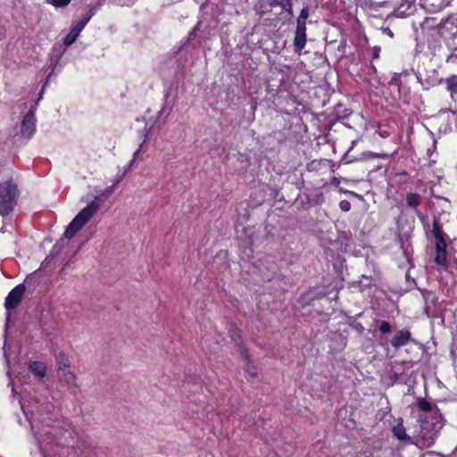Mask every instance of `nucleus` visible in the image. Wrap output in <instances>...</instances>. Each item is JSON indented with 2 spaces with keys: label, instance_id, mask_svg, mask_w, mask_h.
I'll return each mask as SVG.
<instances>
[{
  "label": "nucleus",
  "instance_id": "f257e3e1",
  "mask_svg": "<svg viewBox=\"0 0 457 457\" xmlns=\"http://www.w3.org/2000/svg\"><path fill=\"white\" fill-rule=\"evenodd\" d=\"M21 408L29 418L32 429L35 428L34 422H38L42 425L36 432V438L39 443L44 441V436L52 439L62 435L63 428L59 426H54L58 414L51 403L41 402L35 398L31 399L27 406L21 404Z\"/></svg>",
  "mask_w": 457,
  "mask_h": 457
},
{
  "label": "nucleus",
  "instance_id": "f03ea898",
  "mask_svg": "<svg viewBox=\"0 0 457 457\" xmlns=\"http://www.w3.org/2000/svg\"><path fill=\"white\" fill-rule=\"evenodd\" d=\"M117 179L116 183L112 186L107 187L97 195L93 201H91L85 208H83L70 222L66 230L64 231L65 238H71L89 220L98 212L102 204L106 200L115 189L116 185L119 183Z\"/></svg>",
  "mask_w": 457,
  "mask_h": 457
},
{
  "label": "nucleus",
  "instance_id": "7ed1b4c3",
  "mask_svg": "<svg viewBox=\"0 0 457 457\" xmlns=\"http://www.w3.org/2000/svg\"><path fill=\"white\" fill-rule=\"evenodd\" d=\"M18 195L17 186L12 181L0 184V215L6 216L12 212Z\"/></svg>",
  "mask_w": 457,
  "mask_h": 457
},
{
  "label": "nucleus",
  "instance_id": "20e7f679",
  "mask_svg": "<svg viewBox=\"0 0 457 457\" xmlns=\"http://www.w3.org/2000/svg\"><path fill=\"white\" fill-rule=\"evenodd\" d=\"M439 37L438 31L436 33H431V30H421V32L418 33L415 37L417 42L415 53L423 52L426 45L430 50L436 49V47L439 46Z\"/></svg>",
  "mask_w": 457,
  "mask_h": 457
},
{
  "label": "nucleus",
  "instance_id": "39448f33",
  "mask_svg": "<svg viewBox=\"0 0 457 457\" xmlns=\"http://www.w3.org/2000/svg\"><path fill=\"white\" fill-rule=\"evenodd\" d=\"M37 108V102L30 107V109L24 115L21 125V134L23 137L30 139L36 132V111Z\"/></svg>",
  "mask_w": 457,
  "mask_h": 457
},
{
  "label": "nucleus",
  "instance_id": "423d86ee",
  "mask_svg": "<svg viewBox=\"0 0 457 457\" xmlns=\"http://www.w3.org/2000/svg\"><path fill=\"white\" fill-rule=\"evenodd\" d=\"M25 290V285L24 283H21L9 292L4 301V307L6 310L11 311L20 304Z\"/></svg>",
  "mask_w": 457,
  "mask_h": 457
},
{
  "label": "nucleus",
  "instance_id": "0eeeda50",
  "mask_svg": "<svg viewBox=\"0 0 457 457\" xmlns=\"http://www.w3.org/2000/svg\"><path fill=\"white\" fill-rule=\"evenodd\" d=\"M413 342L416 343L415 340L411 337V333L407 328H403L396 330L395 335L390 339L389 343L395 349H399L408 343Z\"/></svg>",
  "mask_w": 457,
  "mask_h": 457
},
{
  "label": "nucleus",
  "instance_id": "6e6552de",
  "mask_svg": "<svg viewBox=\"0 0 457 457\" xmlns=\"http://www.w3.org/2000/svg\"><path fill=\"white\" fill-rule=\"evenodd\" d=\"M393 436L405 444H411V436L406 433V429L403 426V420L399 418L395 420V424L392 428Z\"/></svg>",
  "mask_w": 457,
  "mask_h": 457
},
{
  "label": "nucleus",
  "instance_id": "1a4fd4ad",
  "mask_svg": "<svg viewBox=\"0 0 457 457\" xmlns=\"http://www.w3.org/2000/svg\"><path fill=\"white\" fill-rule=\"evenodd\" d=\"M432 234L435 237V245L446 244L447 235L444 232L439 219L435 218L432 225Z\"/></svg>",
  "mask_w": 457,
  "mask_h": 457
},
{
  "label": "nucleus",
  "instance_id": "9d476101",
  "mask_svg": "<svg viewBox=\"0 0 457 457\" xmlns=\"http://www.w3.org/2000/svg\"><path fill=\"white\" fill-rule=\"evenodd\" d=\"M66 48L62 44H54L51 53L49 54V67L51 68L52 71L56 67L59 60L64 54Z\"/></svg>",
  "mask_w": 457,
  "mask_h": 457
},
{
  "label": "nucleus",
  "instance_id": "9b49d317",
  "mask_svg": "<svg viewBox=\"0 0 457 457\" xmlns=\"http://www.w3.org/2000/svg\"><path fill=\"white\" fill-rule=\"evenodd\" d=\"M446 248H447V244L435 245V249H436L435 262L437 265H439L443 268H445V269L448 267Z\"/></svg>",
  "mask_w": 457,
  "mask_h": 457
},
{
  "label": "nucleus",
  "instance_id": "f8f14e48",
  "mask_svg": "<svg viewBox=\"0 0 457 457\" xmlns=\"http://www.w3.org/2000/svg\"><path fill=\"white\" fill-rule=\"evenodd\" d=\"M437 437V431H428L422 429L420 433L418 441L422 447H429L434 445Z\"/></svg>",
  "mask_w": 457,
  "mask_h": 457
},
{
  "label": "nucleus",
  "instance_id": "ddd939ff",
  "mask_svg": "<svg viewBox=\"0 0 457 457\" xmlns=\"http://www.w3.org/2000/svg\"><path fill=\"white\" fill-rule=\"evenodd\" d=\"M421 203V196L417 193H408L406 195V204L409 207L412 208L417 216L422 220L424 219L423 214L418 209V206Z\"/></svg>",
  "mask_w": 457,
  "mask_h": 457
},
{
  "label": "nucleus",
  "instance_id": "4468645a",
  "mask_svg": "<svg viewBox=\"0 0 457 457\" xmlns=\"http://www.w3.org/2000/svg\"><path fill=\"white\" fill-rule=\"evenodd\" d=\"M29 370L38 379H42L46 376V369L43 362L30 361L29 363Z\"/></svg>",
  "mask_w": 457,
  "mask_h": 457
},
{
  "label": "nucleus",
  "instance_id": "2eb2a0df",
  "mask_svg": "<svg viewBox=\"0 0 457 457\" xmlns=\"http://www.w3.org/2000/svg\"><path fill=\"white\" fill-rule=\"evenodd\" d=\"M457 29V14H451L445 20L441 19L437 25H430L431 29Z\"/></svg>",
  "mask_w": 457,
  "mask_h": 457
},
{
  "label": "nucleus",
  "instance_id": "dca6fc26",
  "mask_svg": "<svg viewBox=\"0 0 457 457\" xmlns=\"http://www.w3.org/2000/svg\"><path fill=\"white\" fill-rule=\"evenodd\" d=\"M57 373L60 379L64 381L68 386H76L77 378L75 374L72 371H71L70 368L57 371Z\"/></svg>",
  "mask_w": 457,
  "mask_h": 457
},
{
  "label": "nucleus",
  "instance_id": "f3484780",
  "mask_svg": "<svg viewBox=\"0 0 457 457\" xmlns=\"http://www.w3.org/2000/svg\"><path fill=\"white\" fill-rule=\"evenodd\" d=\"M306 30H295V36L294 39L295 51L300 53L305 46L306 44Z\"/></svg>",
  "mask_w": 457,
  "mask_h": 457
},
{
  "label": "nucleus",
  "instance_id": "a211bd4d",
  "mask_svg": "<svg viewBox=\"0 0 457 457\" xmlns=\"http://www.w3.org/2000/svg\"><path fill=\"white\" fill-rule=\"evenodd\" d=\"M270 7L279 6L282 10L287 11L288 13H292V3L291 0H266Z\"/></svg>",
  "mask_w": 457,
  "mask_h": 457
},
{
  "label": "nucleus",
  "instance_id": "6ab92c4d",
  "mask_svg": "<svg viewBox=\"0 0 457 457\" xmlns=\"http://www.w3.org/2000/svg\"><path fill=\"white\" fill-rule=\"evenodd\" d=\"M56 363H57V368H58L57 371H60V370H65V369H68L71 367L70 360L68 359L66 354L62 352L56 355Z\"/></svg>",
  "mask_w": 457,
  "mask_h": 457
},
{
  "label": "nucleus",
  "instance_id": "aec40b11",
  "mask_svg": "<svg viewBox=\"0 0 457 457\" xmlns=\"http://www.w3.org/2000/svg\"><path fill=\"white\" fill-rule=\"evenodd\" d=\"M447 90L453 98H457V76H452L446 79Z\"/></svg>",
  "mask_w": 457,
  "mask_h": 457
},
{
  "label": "nucleus",
  "instance_id": "412c9836",
  "mask_svg": "<svg viewBox=\"0 0 457 457\" xmlns=\"http://www.w3.org/2000/svg\"><path fill=\"white\" fill-rule=\"evenodd\" d=\"M80 30H71V32L64 37L63 44L65 48L72 45L79 36Z\"/></svg>",
  "mask_w": 457,
  "mask_h": 457
},
{
  "label": "nucleus",
  "instance_id": "4be33fe9",
  "mask_svg": "<svg viewBox=\"0 0 457 457\" xmlns=\"http://www.w3.org/2000/svg\"><path fill=\"white\" fill-rule=\"evenodd\" d=\"M307 200L310 205H319L324 202V196L322 193H316L315 195H308Z\"/></svg>",
  "mask_w": 457,
  "mask_h": 457
},
{
  "label": "nucleus",
  "instance_id": "5701e85b",
  "mask_svg": "<svg viewBox=\"0 0 457 457\" xmlns=\"http://www.w3.org/2000/svg\"><path fill=\"white\" fill-rule=\"evenodd\" d=\"M308 16H309V9H308V7H305L301 11V13L297 19V28L296 29H305V21Z\"/></svg>",
  "mask_w": 457,
  "mask_h": 457
},
{
  "label": "nucleus",
  "instance_id": "b1692460",
  "mask_svg": "<svg viewBox=\"0 0 457 457\" xmlns=\"http://www.w3.org/2000/svg\"><path fill=\"white\" fill-rule=\"evenodd\" d=\"M417 406L423 411H430L432 410L431 403L424 398H418Z\"/></svg>",
  "mask_w": 457,
  "mask_h": 457
},
{
  "label": "nucleus",
  "instance_id": "393cba45",
  "mask_svg": "<svg viewBox=\"0 0 457 457\" xmlns=\"http://www.w3.org/2000/svg\"><path fill=\"white\" fill-rule=\"evenodd\" d=\"M245 364H246V371L252 376V377H255L257 372H256V369L253 367V366H251L250 365V360H249V356L247 354L245 355Z\"/></svg>",
  "mask_w": 457,
  "mask_h": 457
},
{
  "label": "nucleus",
  "instance_id": "a878e982",
  "mask_svg": "<svg viewBox=\"0 0 457 457\" xmlns=\"http://www.w3.org/2000/svg\"><path fill=\"white\" fill-rule=\"evenodd\" d=\"M47 3L53 4L55 7H64L68 5L71 0H46Z\"/></svg>",
  "mask_w": 457,
  "mask_h": 457
},
{
  "label": "nucleus",
  "instance_id": "bb28decb",
  "mask_svg": "<svg viewBox=\"0 0 457 457\" xmlns=\"http://www.w3.org/2000/svg\"><path fill=\"white\" fill-rule=\"evenodd\" d=\"M93 13L91 12H89V13H87L83 19H81L78 24L76 25V27L74 29H83L87 23L88 22V21L91 19Z\"/></svg>",
  "mask_w": 457,
  "mask_h": 457
},
{
  "label": "nucleus",
  "instance_id": "cd10ccee",
  "mask_svg": "<svg viewBox=\"0 0 457 457\" xmlns=\"http://www.w3.org/2000/svg\"><path fill=\"white\" fill-rule=\"evenodd\" d=\"M378 330L382 334H387L391 331V325L387 321H381L378 326Z\"/></svg>",
  "mask_w": 457,
  "mask_h": 457
},
{
  "label": "nucleus",
  "instance_id": "c85d7f7f",
  "mask_svg": "<svg viewBox=\"0 0 457 457\" xmlns=\"http://www.w3.org/2000/svg\"><path fill=\"white\" fill-rule=\"evenodd\" d=\"M339 207L343 212H348L351 209V203L348 200H342L339 203Z\"/></svg>",
  "mask_w": 457,
  "mask_h": 457
},
{
  "label": "nucleus",
  "instance_id": "c756f323",
  "mask_svg": "<svg viewBox=\"0 0 457 457\" xmlns=\"http://www.w3.org/2000/svg\"><path fill=\"white\" fill-rule=\"evenodd\" d=\"M142 146H143V143H142V144H140V145H139L138 149L134 153V154H133V159L129 162V166H128V169H129V168L133 165V163L135 162V161H136V158H137V154H139V152H140V151H141V149H142Z\"/></svg>",
  "mask_w": 457,
  "mask_h": 457
},
{
  "label": "nucleus",
  "instance_id": "7c9ffc66",
  "mask_svg": "<svg viewBox=\"0 0 457 457\" xmlns=\"http://www.w3.org/2000/svg\"><path fill=\"white\" fill-rule=\"evenodd\" d=\"M356 144H357V140H353V141H352V143H351V146L349 147L348 151H347V152L345 153V154L344 155L343 159H346V156H347L348 153H349L350 151H352V150L354 148V146L356 145Z\"/></svg>",
  "mask_w": 457,
  "mask_h": 457
},
{
  "label": "nucleus",
  "instance_id": "2f4dec72",
  "mask_svg": "<svg viewBox=\"0 0 457 457\" xmlns=\"http://www.w3.org/2000/svg\"><path fill=\"white\" fill-rule=\"evenodd\" d=\"M379 51H380V47H378V46L373 47V59H376L378 57Z\"/></svg>",
  "mask_w": 457,
  "mask_h": 457
},
{
  "label": "nucleus",
  "instance_id": "473e14b6",
  "mask_svg": "<svg viewBox=\"0 0 457 457\" xmlns=\"http://www.w3.org/2000/svg\"><path fill=\"white\" fill-rule=\"evenodd\" d=\"M331 184L336 186V187H338L339 184H340V179L339 178H337V177H334L332 179H331Z\"/></svg>",
  "mask_w": 457,
  "mask_h": 457
},
{
  "label": "nucleus",
  "instance_id": "72a5a7b5",
  "mask_svg": "<svg viewBox=\"0 0 457 457\" xmlns=\"http://www.w3.org/2000/svg\"><path fill=\"white\" fill-rule=\"evenodd\" d=\"M46 83H47V81H46ZM45 85H46V84H45ZM45 87H46V86H44V87H42L41 92H40V93H39V95H38V98H37V100L35 102V104H36L37 102V104H38V103H39V101L43 98V94H44Z\"/></svg>",
  "mask_w": 457,
  "mask_h": 457
},
{
  "label": "nucleus",
  "instance_id": "f704fd0d",
  "mask_svg": "<svg viewBox=\"0 0 457 457\" xmlns=\"http://www.w3.org/2000/svg\"><path fill=\"white\" fill-rule=\"evenodd\" d=\"M436 148V142L434 141L432 149H428V154L431 155L433 154L434 149Z\"/></svg>",
  "mask_w": 457,
  "mask_h": 457
},
{
  "label": "nucleus",
  "instance_id": "c9c22d12",
  "mask_svg": "<svg viewBox=\"0 0 457 457\" xmlns=\"http://www.w3.org/2000/svg\"><path fill=\"white\" fill-rule=\"evenodd\" d=\"M385 2H386L385 0H373V3L376 4H382Z\"/></svg>",
  "mask_w": 457,
  "mask_h": 457
},
{
  "label": "nucleus",
  "instance_id": "e433bc0d",
  "mask_svg": "<svg viewBox=\"0 0 457 457\" xmlns=\"http://www.w3.org/2000/svg\"><path fill=\"white\" fill-rule=\"evenodd\" d=\"M387 32V35L392 37L394 35H393V31L392 30H386Z\"/></svg>",
  "mask_w": 457,
  "mask_h": 457
},
{
  "label": "nucleus",
  "instance_id": "4c0bfd02",
  "mask_svg": "<svg viewBox=\"0 0 457 457\" xmlns=\"http://www.w3.org/2000/svg\"><path fill=\"white\" fill-rule=\"evenodd\" d=\"M147 133H148V132H147V130H145V131H144V137H145V138L147 137Z\"/></svg>",
  "mask_w": 457,
  "mask_h": 457
},
{
  "label": "nucleus",
  "instance_id": "58836bf2",
  "mask_svg": "<svg viewBox=\"0 0 457 457\" xmlns=\"http://www.w3.org/2000/svg\"><path fill=\"white\" fill-rule=\"evenodd\" d=\"M193 36H194V31L190 33L189 39H191Z\"/></svg>",
  "mask_w": 457,
  "mask_h": 457
},
{
  "label": "nucleus",
  "instance_id": "ea45409f",
  "mask_svg": "<svg viewBox=\"0 0 457 457\" xmlns=\"http://www.w3.org/2000/svg\"><path fill=\"white\" fill-rule=\"evenodd\" d=\"M439 428H443V424L441 422H439Z\"/></svg>",
  "mask_w": 457,
  "mask_h": 457
},
{
  "label": "nucleus",
  "instance_id": "a19ab883",
  "mask_svg": "<svg viewBox=\"0 0 457 457\" xmlns=\"http://www.w3.org/2000/svg\"><path fill=\"white\" fill-rule=\"evenodd\" d=\"M453 36H454V37H457V32H455V33L453 34Z\"/></svg>",
  "mask_w": 457,
  "mask_h": 457
}]
</instances>
